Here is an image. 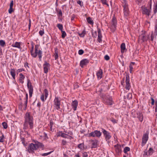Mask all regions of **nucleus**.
Wrapping results in <instances>:
<instances>
[{
    "label": "nucleus",
    "instance_id": "18",
    "mask_svg": "<svg viewBox=\"0 0 157 157\" xmlns=\"http://www.w3.org/2000/svg\"><path fill=\"white\" fill-rule=\"evenodd\" d=\"M21 43L20 42H15L13 43L12 45L11 46L13 47L16 48L21 50L22 48L21 47Z\"/></svg>",
    "mask_w": 157,
    "mask_h": 157
},
{
    "label": "nucleus",
    "instance_id": "64",
    "mask_svg": "<svg viewBox=\"0 0 157 157\" xmlns=\"http://www.w3.org/2000/svg\"><path fill=\"white\" fill-rule=\"evenodd\" d=\"M24 66L25 67H28L29 68V67L28 66V63H26L25 64Z\"/></svg>",
    "mask_w": 157,
    "mask_h": 157
},
{
    "label": "nucleus",
    "instance_id": "22",
    "mask_svg": "<svg viewBox=\"0 0 157 157\" xmlns=\"http://www.w3.org/2000/svg\"><path fill=\"white\" fill-rule=\"evenodd\" d=\"M147 39L148 38H147L145 34H142L140 35L139 38V40H141L142 42L147 41Z\"/></svg>",
    "mask_w": 157,
    "mask_h": 157
},
{
    "label": "nucleus",
    "instance_id": "12",
    "mask_svg": "<svg viewBox=\"0 0 157 157\" xmlns=\"http://www.w3.org/2000/svg\"><path fill=\"white\" fill-rule=\"evenodd\" d=\"M117 24V20L114 17H113L112 19V22L110 28L112 31L113 32H114L116 29Z\"/></svg>",
    "mask_w": 157,
    "mask_h": 157
},
{
    "label": "nucleus",
    "instance_id": "39",
    "mask_svg": "<svg viewBox=\"0 0 157 157\" xmlns=\"http://www.w3.org/2000/svg\"><path fill=\"white\" fill-rule=\"evenodd\" d=\"M78 147L81 150L84 149V144L83 143L79 144L78 145Z\"/></svg>",
    "mask_w": 157,
    "mask_h": 157
},
{
    "label": "nucleus",
    "instance_id": "35",
    "mask_svg": "<svg viewBox=\"0 0 157 157\" xmlns=\"http://www.w3.org/2000/svg\"><path fill=\"white\" fill-rule=\"evenodd\" d=\"M148 152L149 155H151L153 153L154 150L151 147H150L148 150Z\"/></svg>",
    "mask_w": 157,
    "mask_h": 157
},
{
    "label": "nucleus",
    "instance_id": "2",
    "mask_svg": "<svg viewBox=\"0 0 157 157\" xmlns=\"http://www.w3.org/2000/svg\"><path fill=\"white\" fill-rule=\"evenodd\" d=\"M42 52L40 49V45L36 44L35 46L34 52L32 54L31 56L33 58H36L38 56L40 61H41Z\"/></svg>",
    "mask_w": 157,
    "mask_h": 157
},
{
    "label": "nucleus",
    "instance_id": "28",
    "mask_svg": "<svg viewBox=\"0 0 157 157\" xmlns=\"http://www.w3.org/2000/svg\"><path fill=\"white\" fill-rule=\"evenodd\" d=\"M120 47L121 53L123 54L125 51L126 50L125 44L124 43H122Z\"/></svg>",
    "mask_w": 157,
    "mask_h": 157
},
{
    "label": "nucleus",
    "instance_id": "48",
    "mask_svg": "<svg viewBox=\"0 0 157 157\" xmlns=\"http://www.w3.org/2000/svg\"><path fill=\"white\" fill-rule=\"evenodd\" d=\"M25 71L24 69L23 68H20L17 69L16 71V73L17 74H18L19 73L22 72V71Z\"/></svg>",
    "mask_w": 157,
    "mask_h": 157
},
{
    "label": "nucleus",
    "instance_id": "10",
    "mask_svg": "<svg viewBox=\"0 0 157 157\" xmlns=\"http://www.w3.org/2000/svg\"><path fill=\"white\" fill-rule=\"evenodd\" d=\"M37 149V147H36L34 144L31 143L29 145L27 151L29 153L33 154Z\"/></svg>",
    "mask_w": 157,
    "mask_h": 157
},
{
    "label": "nucleus",
    "instance_id": "25",
    "mask_svg": "<svg viewBox=\"0 0 157 157\" xmlns=\"http://www.w3.org/2000/svg\"><path fill=\"white\" fill-rule=\"evenodd\" d=\"M89 63L88 60L86 59L82 60L80 61V66L82 67L87 64Z\"/></svg>",
    "mask_w": 157,
    "mask_h": 157
},
{
    "label": "nucleus",
    "instance_id": "59",
    "mask_svg": "<svg viewBox=\"0 0 157 157\" xmlns=\"http://www.w3.org/2000/svg\"><path fill=\"white\" fill-rule=\"evenodd\" d=\"M104 58L106 60H108L109 59V57L108 55H106L105 56Z\"/></svg>",
    "mask_w": 157,
    "mask_h": 157
},
{
    "label": "nucleus",
    "instance_id": "62",
    "mask_svg": "<svg viewBox=\"0 0 157 157\" xmlns=\"http://www.w3.org/2000/svg\"><path fill=\"white\" fill-rule=\"evenodd\" d=\"M155 112L157 111V101H156L155 102Z\"/></svg>",
    "mask_w": 157,
    "mask_h": 157
},
{
    "label": "nucleus",
    "instance_id": "8",
    "mask_svg": "<svg viewBox=\"0 0 157 157\" xmlns=\"http://www.w3.org/2000/svg\"><path fill=\"white\" fill-rule=\"evenodd\" d=\"M27 87L29 91V97H31L32 96L33 90L32 83L29 79H28L27 81Z\"/></svg>",
    "mask_w": 157,
    "mask_h": 157
},
{
    "label": "nucleus",
    "instance_id": "29",
    "mask_svg": "<svg viewBox=\"0 0 157 157\" xmlns=\"http://www.w3.org/2000/svg\"><path fill=\"white\" fill-rule=\"evenodd\" d=\"M13 1L12 0L10 3V8L8 10V12L9 13H11L13 11Z\"/></svg>",
    "mask_w": 157,
    "mask_h": 157
},
{
    "label": "nucleus",
    "instance_id": "23",
    "mask_svg": "<svg viewBox=\"0 0 157 157\" xmlns=\"http://www.w3.org/2000/svg\"><path fill=\"white\" fill-rule=\"evenodd\" d=\"M25 78V76L21 73L19 75V78L18 81L20 83H21L22 84H23L24 82V80Z\"/></svg>",
    "mask_w": 157,
    "mask_h": 157
},
{
    "label": "nucleus",
    "instance_id": "44",
    "mask_svg": "<svg viewBox=\"0 0 157 157\" xmlns=\"http://www.w3.org/2000/svg\"><path fill=\"white\" fill-rule=\"evenodd\" d=\"M154 13H155L157 12V3L155 4L153 8Z\"/></svg>",
    "mask_w": 157,
    "mask_h": 157
},
{
    "label": "nucleus",
    "instance_id": "43",
    "mask_svg": "<svg viewBox=\"0 0 157 157\" xmlns=\"http://www.w3.org/2000/svg\"><path fill=\"white\" fill-rule=\"evenodd\" d=\"M61 32L62 33V37L63 38L65 37L66 36V33L64 31L61 30Z\"/></svg>",
    "mask_w": 157,
    "mask_h": 157
},
{
    "label": "nucleus",
    "instance_id": "55",
    "mask_svg": "<svg viewBox=\"0 0 157 157\" xmlns=\"http://www.w3.org/2000/svg\"><path fill=\"white\" fill-rule=\"evenodd\" d=\"M127 98L129 99H130L131 98H132V94L130 93L128 94L127 95Z\"/></svg>",
    "mask_w": 157,
    "mask_h": 157
},
{
    "label": "nucleus",
    "instance_id": "54",
    "mask_svg": "<svg viewBox=\"0 0 157 157\" xmlns=\"http://www.w3.org/2000/svg\"><path fill=\"white\" fill-rule=\"evenodd\" d=\"M88 155L86 152H84L82 153V157H88Z\"/></svg>",
    "mask_w": 157,
    "mask_h": 157
},
{
    "label": "nucleus",
    "instance_id": "51",
    "mask_svg": "<svg viewBox=\"0 0 157 157\" xmlns=\"http://www.w3.org/2000/svg\"><path fill=\"white\" fill-rule=\"evenodd\" d=\"M54 55L55 59L56 60L58 58V53L56 52Z\"/></svg>",
    "mask_w": 157,
    "mask_h": 157
},
{
    "label": "nucleus",
    "instance_id": "9",
    "mask_svg": "<svg viewBox=\"0 0 157 157\" xmlns=\"http://www.w3.org/2000/svg\"><path fill=\"white\" fill-rule=\"evenodd\" d=\"M148 132H146L143 135L141 142V146L143 147L147 143L148 139Z\"/></svg>",
    "mask_w": 157,
    "mask_h": 157
},
{
    "label": "nucleus",
    "instance_id": "56",
    "mask_svg": "<svg viewBox=\"0 0 157 157\" xmlns=\"http://www.w3.org/2000/svg\"><path fill=\"white\" fill-rule=\"evenodd\" d=\"M111 121L114 124L116 123L117 122V121L114 118H112L111 120Z\"/></svg>",
    "mask_w": 157,
    "mask_h": 157
},
{
    "label": "nucleus",
    "instance_id": "15",
    "mask_svg": "<svg viewBox=\"0 0 157 157\" xmlns=\"http://www.w3.org/2000/svg\"><path fill=\"white\" fill-rule=\"evenodd\" d=\"M130 78L129 75H127L125 77V82H126V89L129 90L131 87L130 84L129 82Z\"/></svg>",
    "mask_w": 157,
    "mask_h": 157
},
{
    "label": "nucleus",
    "instance_id": "6",
    "mask_svg": "<svg viewBox=\"0 0 157 157\" xmlns=\"http://www.w3.org/2000/svg\"><path fill=\"white\" fill-rule=\"evenodd\" d=\"M101 135V133L100 131L95 130L94 132H92L88 134V137H96L99 138Z\"/></svg>",
    "mask_w": 157,
    "mask_h": 157
},
{
    "label": "nucleus",
    "instance_id": "60",
    "mask_svg": "<svg viewBox=\"0 0 157 157\" xmlns=\"http://www.w3.org/2000/svg\"><path fill=\"white\" fill-rule=\"evenodd\" d=\"M58 15L59 16H62V11L61 10H59V11L58 12Z\"/></svg>",
    "mask_w": 157,
    "mask_h": 157
},
{
    "label": "nucleus",
    "instance_id": "49",
    "mask_svg": "<svg viewBox=\"0 0 157 157\" xmlns=\"http://www.w3.org/2000/svg\"><path fill=\"white\" fill-rule=\"evenodd\" d=\"M102 3L104 5H106L108 6H109V5L106 3V0H101Z\"/></svg>",
    "mask_w": 157,
    "mask_h": 157
},
{
    "label": "nucleus",
    "instance_id": "47",
    "mask_svg": "<svg viewBox=\"0 0 157 157\" xmlns=\"http://www.w3.org/2000/svg\"><path fill=\"white\" fill-rule=\"evenodd\" d=\"M52 152V151H50L48 153H43V154H41V155L42 156H46L50 154Z\"/></svg>",
    "mask_w": 157,
    "mask_h": 157
},
{
    "label": "nucleus",
    "instance_id": "40",
    "mask_svg": "<svg viewBox=\"0 0 157 157\" xmlns=\"http://www.w3.org/2000/svg\"><path fill=\"white\" fill-rule=\"evenodd\" d=\"M6 43L4 40H0V45L2 47L5 46Z\"/></svg>",
    "mask_w": 157,
    "mask_h": 157
},
{
    "label": "nucleus",
    "instance_id": "57",
    "mask_svg": "<svg viewBox=\"0 0 157 157\" xmlns=\"http://www.w3.org/2000/svg\"><path fill=\"white\" fill-rule=\"evenodd\" d=\"M40 99H41V100L43 101H45V99H44V94H42L41 96V97H40Z\"/></svg>",
    "mask_w": 157,
    "mask_h": 157
},
{
    "label": "nucleus",
    "instance_id": "36",
    "mask_svg": "<svg viewBox=\"0 0 157 157\" xmlns=\"http://www.w3.org/2000/svg\"><path fill=\"white\" fill-rule=\"evenodd\" d=\"M5 139L4 135L3 134H2V135L0 136V142H3Z\"/></svg>",
    "mask_w": 157,
    "mask_h": 157
},
{
    "label": "nucleus",
    "instance_id": "50",
    "mask_svg": "<svg viewBox=\"0 0 157 157\" xmlns=\"http://www.w3.org/2000/svg\"><path fill=\"white\" fill-rule=\"evenodd\" d=\"M39 34L40 36H42L44 34V30H40L39 32Z\"/></svg>",
    "mask_w": 157,
    "mask_h": 157
},
{
    "label": "nucleus",
    "instance_id": "5",
    "mask_svg": "<svg viewBox=\"0 0 157 157\" xmlns=\"http://www.w3.org/2000/svg\"><path fill=\"white\" fill-rule=\"evenodd\" d=\"M141 8L143 14L146 15L148 16L150 15L151 10V5L149 9H147V8L145 6H142Z\"/></svg>",
    "mask_w": 157,
    "mask_h": 157
},
{
    "label": "nucleus",
    "instance_id": "30",
    "mask_svg": "<svg viewBox=\"0 0 157 157\" xmlns=\"http://www.w3.org/2000/svg\"><path fill=\"white\" fill-rule=\"evenodd\" d=\"M86 21L89 24L92 25H93V21L92 20V18L90 17H88L86 18Z\"/></svg>",
    "mask_w": 157,
    "mask_h": 157
},
{
    "label": "nucleus",
    "instance_id": "42",
    "mask_svg": "<svg viewBox=\"0 0 157 157\" xmlns=\"http://www.w3.org/2000/svg\"><path fill=\"white\" fill-rule=\"evenodd\" d=\"M85 34L86 31L85 30H83L81 33H79L78 35L81 37H83L84 36Z\"/></svg>",
    "mask_w": 157,
    "mask_h": 157
},
{
    "label": "nucleus",
    "instance_id": "38",
    "mask_svg": "<svg viewBox=\"0 0 157 157\" xmlns=\"http://www.w3.org/2000/svg\"><path fill=\"white\" fill-rule=\"evenodd\" d=\"M2 125L4 128L6 129L8 127L7 124L6 122H4L2 123Z\"/></svg>",
    "mask_w": 157,
    "mask_h": 157
},
{
    "label": "nucleus",
    "instance_id": "14",
    "mask_svg": "<svg viewBox=\"0 0 157 157\" xmlns=\"http://www.w3.org/2000/svg\"><path fill=\"white\" fill-rule=\"evenodd\" d=\"M157 35V20H156L155 25L154 34L152 32L151 35V40L153 41L154 38Z\"/></svg>",
    "mask_w": 157,
    "mask_h": 157
},
{
    "label": "nucleus",
    "instance_id": "26",
    "mask_svg": "<svg viewBox=\"0 0 157 157\" xmlns=\"http://www.w3.org/2000/svg\"><path fill=\"white\" fill-rule=\"evenodd\" d=\"M11 75L14 80L15 79L16 71L14 68L11 69L10 71Z\"/></svg>",
    "mask_w": 157,
    "mask_h": 157
},
{
    "label": "nucleus",
    "instance_id": "27",
    "mask_svg": "<svg viewBox=\"0 0 157 157\" xmlns=\"http://www.w3.org/2000/svg\"><path fill=\"white\" fill-rule=\"evenodd\" d=\"M137 117L139 119V120L140 121L142 122L143 120V116L142 113L139 112L137 113Z\"/></svg>",
    "mask_w": 157,
    "mask_h": 157
},
{
    "label": "nucleus",
    "instance_id": "4",
    "mask_svg": "<svg viewBox=\"0 0 157 157\" xmlns=\"http://www.w3.org/2000/svg\"><path fill=\"white\" fill-rule=\"evenodd\" d=\"M102 131L105 137V140L107 142H109L110 141V139L111 137V135L110 133L103 128H102Z\"/></svg>",
    "mask_w": 157,
    "mask_h": 157
},
{
    "label": "nucleus",
    "instance_id": "20",
    "mask_svg": "<svg viewBox=\"0 0 157 157\" xmlns=\"http://www.w3.org/2000/svg\"><path fill=\"white\" fill-rule=\"evenodd\" d=\"M98 40L99 42L101 43L102 42V36L100 29L99 28H98Z\"/></svg>",
    "mask_w": 157,
    "mask_h": 157
},
{
    "label": "nucleus",
    "instance_id": "61",
    "mask_svg": "<svg viewBox=\"0 0 157 157\" xmlns=\"http://www.w3.org/2000/svg\"><path fill=\"white\" fill-rule=\"evenodd\" d=\"M151 104L152 105H153L154 104V103H155V101H154V99L152 98H151Z\"/></svg>",
    "mask_w": 157,
    "mask_h": 157
},
{
    "label": "nucleus",
    "instance_id": "7",
    "mask_svg": "<svg viewBox=\"0 0 157 157\" xmlns=\"http://www.w3.org/2000/svg\"><path fill=\"white\" fill-rule=\"evenodd\" d=\"M61 103V99L59 98L56 97L54 101V107L57 109L59 110L60 108V105Z\"/></svg>",
    "mask_w": 157,
    "mask_h": 157
},
{
    "label": "nucleus",
    "instance_id": "19",
    "mask_svg": "<svg viewBox=\"0 0 157 157\" xmlns=\"http://www.w3.org/2000/svg\"><path fill=\"white\" fill-rule=\"evenodd\" d=\"M96 75L97 76L98 79V80L100 79L103 76L102 70L100 69L98 70L96 73Z\"/></svg>",
    "mask_w": 157,
    "mask_h": 157
},
{
    "label": "nucleus",
    "instance_id": "1",
    "mask_svg": "<svg viewBox=\"0 0 157 157\" xmlns=\"http://www.w3.org/2000/svg\"><path fill=\"white\" fill-rule=\"evenodd\" d=\"M25 120L23 124V129L26 132L29 129H32L34 128V122L33 116L29 112L26 113L24 117Z\"/></svg>",
    "mask_w": 157,
    "mask_h": 157
},
{
    "label": "nucleus",
    "instance_id": "52",
    "mask_svg": "<svg viewBox=\"0 0 157 157\" xmlns=\"http://www.w3.org/2000/svg\"><path fill=\"white\" fill-rule=\"evenodd\" d=\"M84 51L82 49H80L78 51V53L80 55H82L84 53Z\"/></svg>",
    "mask_w": 157,
    "mask_h": 157
},
{
    "label": "nucleus",
    "instance_id": "32",
    "mask_svg": "<svg viewBox=\"0 0 157 157\" xmlns=\"http://www.w3.org/2000/svg\"><path fill=\"white\" fill-rule=\"evenodd\" d=\"M135 64V63L134 62H131L130 64L129 67V71L131 73H132V70L133 69V65H134Z\"/></svg>",
    "mask_w": 157,
    "mask_h": 157
},
{
    "label": "nucleus",
    "instance_id": "24",
    "mask_svg": "<svg viewBox=\"0 0 157 157\" xmlns=\"http://www.w3.org/2000/svg\"><path fill=\"white\" fill-rule=\"evenodd\" d=\"M105 102L107 105H112L113 103L111 97H109L106 99Z\"/></svg>",
    "mask_w": 157,
    "mask_h": 157
},
{
    "label": "nucleus",
    "instance_id": "37",
    "mask_svg": "<svg viewBox=\"0 0 157 157\" xmlns=\"http://www.w3.org/2000/svg\"><path fill=\"white\" fill-rule=\"evenodd\" d=\"M57 27L61 31L63 30V26L61 24H58L57 25Z\"/></svg>",
    "mask_w": 157,
    "mask_h": 157
},
{
    "label": "nucleus",
    "instance_id": "3",
    "mask_svg": "<svg viewBox=\"0 0 157 157\" xmlns=\"http://www.w3.org/2000/svg\"><path fill=\"white\" fill-rule=\"evenodd\" d=\"M122 6L123 7L124 17L126 18H127L129 15V11L128 4L125 0H123Z\"/></svg>",
    "mask_w": 157,
    "mask_h": 157
},
{
    "label": "nucleus",
    "instance_id": "21",
    "mask_svg": "<svg viewBox=\"0 0 157 157\" xmlns=\"http://www.w3.org/2000/svg\"><path fill=\"white\" fill-rule=\"evenodd\" d=\"M90 142L92 145V148H95L97 147L98 145V141L97 140H91Z\"/></svg>",
    "mask_w": 157,
    "mask_h": 157
},
{
    "label": "nucleus",
    "instance_id": "33",
    "mask_svg": "<svg viewBox=\"0 0 157 157\" xmlns=\"http://www.w3.org/2000/svg\"><path fill=\"white\" fill-rule=\"evenodd\" d=\"M43 94H44V96L45 97V100H46L48 95V91L47 89H44V93Z\"/></svg>",
    "mask_w": 157,
    "mask_h": 157
},
{
    "label": "nucleus",
    "instance_id": "46",
    "mask_svg": "<svg viewBox=\"0 0 157 157\" xmlns=\"http://www.w3.org/2000/svg\"><path fill=\"white\" fill-rule=\"evenodd\" d=\"M67 143V142L64 140H63L61 142V145L63 146L66 145Z\"/></svg>",
    "mask_w": 157,
    "mask_h": 157
},
{
    "label": "nucleus",
    "instance_id": "16",
    "mask_svg": "<svg viewBox=\"0 0 157 157\" xmlns=\"http://www.w3.org/2000/svg\"><path fill=\"white\" fill-rule=\"evenodd\" d=\"M114 147L115 148L116 152L117 155H119L122 151V147L121 145L117 144L115 145Z\"/></svg>",
    "mask_w": 157,
    "mask_h": 157
},
{
    "label": "nucleus",
    "instance_id": "17",
    "mask_svg": "<svg viewBox=\"0 0 157 157\" xmlns=\"http://www.w3.org/2000/svg\"><path fill=\"white\" fill-rule=\"evenodd\" d=\"M78 101L76 100L73 101L71 104V106L74 111H76L78 105Z\"/></svg>",
    "mask_w": 157,
    "mask_h": 157
},
{
    "label": "nucleus",
    "instance_id": "45",
    "mask_svg": "<svg viewBox=\"0 0 157 157\" xmlns=\"http://www.w3.org/2000/svg\"><path fill=\"white\" fill-rule=\"evenodd\" d=\"M92 36L93 38H96L97 36V33L96 31L92 32Z\"/></svg>",
    "mask_w": 157,
    "mask_h": 157
},
{
    "label": "nucleus",
    "instance_id": "63",
    "mask_svg": "<svg viewBox=\"0 0 157 157\" xmlns=\"http://www.w3.org/2000/svg\"><path fill=\"white\" fill-rule=\"evenodd\" d=\"M147 155V151H146H146H144V156H145L146 155Z\"/></svg>",
    "mask_w": 157,
    "mask_h": 157
},
{
    "label": "nucleus",
    "instance_id": "13",
    "mask_svg": "<svg viewBox=\"0 0 157 157\" xmlns=\"http://www.w3.org/2000/svg\"><path fill=\"white\" fill-rule=\"evenodd\" d=\"M58 136H60L62 137L67 138L71 140L73 138L71 136L65 133H63L62 132L59 131L58 132Z\"/></svg>",
    "mask_w": 157,
    "mask_h": 157
},
{
    "label": "nucleus",
    "instance_id": "41",
    "mask_svg": "<svg viewBox=\"0 0 157 157\" xmlns=\"http://www.w3.org/2000/svg\"><path fill=\"white\" fill-rule=\"evenodd\" d=\"M130 148L129 147H125L124 150V153L126 154L128 151H130Z\"/></svg>",
    "mask_w": 157,
    "mask_h": 157
},
{
    "label": "nucleus",
    "instance_id": "31",
    "mask_svg": "<svg viewBox=\"0 0 157 157\" xmlns=\"http://www.w3.org/2000/svg\"><path fill=\"white\" fill-rule=\"evenodd\" d=\"M36 147H37V148L38 149L40 147H41L42 146V144L40 142L37 141L35 142V144H34Z\"/></svg>",
    "mask_w": 157,
    "mask_h": 157
},
{
    "label": "nucleus",
    "instance_id": "34",
    "mask_svg": "<svg viewBox=\"0 0 157 157\" xmlns=\"http://www.w3.org/2000/svg\"><path fill=\"white\" fill-rule=\"evenodd\" d=\"M31 49H30V52L31 53V55L34 52L33 51L34 49V44H33V42H31Z\"/></svg>",
    "mask_w": 157,
    "mask_h": 157
},
{
    "label": "nucleus",
    "instance_id": "11",
    "mask_svg": "<svg viewBox=\"0 0 157 157\" xmlns=\"http://www.w3.org/2000/svg\"><path fill=\"white\" fill-rule=\"evenodd\" d=\"M44 72V73L47 74L48 70H50V65L46 61H45L43 65Z\"/></svg>",
    "mask_w": 157,
    "mask_h": 157
},
{
    "label": "nucleus",
    "instance_id": "58",
    "mask_svg": "<svg viewBox=\"0 0 157 157\" xmlns=\"http://www.w3.org/2000/svg\"><path fill=\"white\" fill-rule=\"evenodd\" d=\"M53 124H54V123H53V121L52 120L50 121V124H49V126H50V127H52Z\"/></svg>",
    "mask_w": 157,
    "mask_h": 157
},
{
    "label": "nucleus",
    "instance_id": "53",
    "mask_svg": "<svg viewBox=\"0 0 157 157\" xmlns=\"http://www.w3.org/2000/svg\"><path fill=\"white\" fill-rule=\"evenodd\" d=\"M77 3L80 5L81 6H82L83 5V3L80 0H78L77 2Z\"/></svg>",
    "mask_w": 157,
    "mask_h": 157
}]
</instances>
